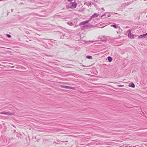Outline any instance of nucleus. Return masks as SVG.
Masks as SVG:
<instances>
[{
    "label": "nucleus",
    "mask_w": 147,
    "mask_h": 147,
    "mask_svg": "<svg viewBox=\"0 0 147 147\" xmlns=\"http://www.w3.org/2000/svg\"><path fill=\"white\" fill-rule=\"evenodd\" d=\"M90 22V21L89 20H87L86 21L83 22H81L79 24V26H81L82 25H83V26L81 27V28L82 29H85L86 28V26L85 25L87 24L88 23Z\"/></svg>",
    "instance_id": "nucleus-1"
},
{
    "label": "nucleus",
    "mask_w": 147,
    "mask_h": 147,
    "mask_svg": "<svg viewBox=\"0 0 147 147\" xmlns=\"http://www.w3.org/2000/svg\"><path fill=\"white\" fill-rule=\"evenodd\" d=\"M99 15L98 13H94V14L92 15L90 18L89 20L90 21L91 20H92V19H93L94 18L98 17L99 16Z\"/></svg>",
    "instance_id": "nucleus-2"
},
{
    "label": "nucleus",
    "mask_w": 147,
    "mask_h": 147,
    "mask_svg": "<svg viewBox=\"0 0 147 147\" xmlns=\"http://www.w3.org/2000/svg\"><path fill=\"white\" fill-rule=\"evenodd\" d=\"M129 33L128 34V36L130 38L133 39L134 38V35L131 34V30H128Z\"/></svg>",
    "instance_id": "nucleus-3"
},
{
    "label": "nucleus",
    "mask_w": 147,
    "mask_h": 147,
    "mask_svg": "<svg viewBox=\"0 0 147 147\" xmlns=\"http://www.w3.org/2000/svg\"><path fill=\"white\" fill-rule=\"evenodd\" d=\"M77 6L76 4L75 3H72L71 4V7L72 8H75Z\"/></svg>",
    "instance_id": "nucleus-4"
},
{
    "label": "nucleus",
    "mask_w": 147,
    "mask_h": 147,
    "mask_svg": "<svg viewBox=\"0 0 147 147\" xmlns=\"http://www.w3.org/2000/svg\"><path fill=\"white\" fill-rule=\"evenodd\" d=\"M61 87L63 88H66V89H69V88H71V87L70 86H63V85H61Z\"/></svg>",
    "instance_id": "nucleus-5"
},
{
    "label": "nucleus",
    "mask_w": 147,
    "mask_h": 147,
    "mask_svg": "<svg viewBox=\"0 0 147 147\" xmlns=\"http://www.w3.org/2000/svg\"><path fill=\"white\" fill-rule=\"evenodd\" d=\"M131 4V2L126 3L123 4V5H122V7L124 6V7H125V6L129 5Z\"/></svg>",
    "instance_id": "nucleus-6"
},
{
    "label": "nucleus",
    "mask_w": 147,
    "mask_h": 147,
    "mask_svg": "<svg viewBox=\"0 0 147 147\" xmlns=\"http://www.w3.org/2000/svg\"><path fill=\"white\" fill-rule=\"evenodd\" d=\"M111 26L113 27L114 28H119V26H118L117 25L115 24L114 25H111Z\"/></svg>",
    "instance_id": "nucleus-7"
},
{
    "label": "nucleus",
    "mask_w": 147,
    "mask_h": 147,
    "mask_svg": "<svg viewBox=\"0 0 147 147\" xmlns=\"http://www.w3.org/2000/svg\"><path fill=\"white\" fill-rule=\"evenodd\" d=\"M146 35H147V34H144L139 36L138 38H142L145 36Z\"/></svg>",
    "instance_id": "nucleus-8"
},
{
    "label": "nucleus",
    "mask_w": 147,
    "mask_h": 147,
    "mask_svg": "<svg viewBox=\"0 0 147 147\" xmlns=\"http://www.w3.org/2000/svg\"><path fill=\"white\" fill-rule=\"evenodd\" d=\"M129 86L132 88H134L135 87V85L132 82H131L130 83V84L129 85Z\"/></svg>",
    "instance_id": "nucleus-9"
},
{
    "label": "nucleus",
    "mask_w": 147,
    "mask_h": 147,
    "mask_svg": "<svg viewBox=\"0 0 147 147\" xmlns=\"http://www.w3.org/2000/svg\"><path fill=\"white\" fill-rule=\"evenodd\" d=\"M118 30L117 31V34H120L122 32V30L120 29L119 27V28H118Z\"/></svg>",
    "instance_id": "nucleus-10"
},
{
    "label": "nucleus",
    "mask_w": 147,
    "mask_h": 147,
    "mask_svg": "<svg viewBox=\"0 0 147 147\" xmlns=\"http://www.w3.org/2000/svg\"><path fill=\"white\" fill-rule=\"evenodd\" d=\"M0 113L2 114H4V115H10V114L9 112H2L1 113Z\"/></svg>",
    "instance_id": "nucleus-11"
},
{
    "label": "nucleus",
    "mask_w": 147,
    "mask_h": 147,
    "mask_svg": "<svg viewBox=\"0 0 147 147\" xmlns=\"http://www.w3.org/2000/svg\"><path fill=\"white\" fill-rule=\"evenodd\" d=\"M66 36L65 34H63L62 36L60 37V38L63 39L65 38H66Z\"/></svg>",
    "instance_id": "nucleus-12"
},
{
    "label": "nucleus",
    "mask_w": 147,
    "mask_h": 147,
    "mask_svg": "<svg viewBox=\"0 0 147 147\" xmlns=\"http://www.w3.org/2000/svg\"><path fill=\"white\" fill-rule=\"evenodd\" d=\"M107 59L109 62H111L112 61V59L111 57L109 56L107 57Z\"/></svg>",
    "instance_id": "nucleus-13"
},
{
    "label": "nucleus",
    "mask_w": 147,
    "mask_h": 147,
    "mask_svg": "<svg viewBox=\"0 0 147 147\" xmlns=\"http://www.w3.org/2000/svg\"><path fill=\"white\" fill-rule=\"evenodd\" d=\"M67 24L68 25L71 26H73L74 25V24H73V23L72 22H67Z\"/></svg>",
    "instance_id": "nucleus-14"
},
{
    "label": "nucleus",
    "mask_w": 147,
    "mask_h": 147,
    "mask_svg": "<svg viewBox=\"0 0 147 147\" xmlns=\"http://www.w3.org/2000/svg\"><path fill=\"white\" fill-rule=\"evenodd\" d=\"M86 58L87 59H91L92 58V57L91 56H89V55H88V56H86Z\"/></svg>",
    "instance_id": "nucleus-15"
},
{
    "label": "nucleus",
    "mask_w": 147,
    "mask_h": 147,
    "mask_svg": "<svg viewBox=\"0 0 147 147\" xmlns=\"http://www.w3.org/2000/svg\"><path fill=\"white\" fill-rule=\"evenodd\" d=\"M6 36L9 38H11V36L9 34H6Z\"/></svg>",
    "instance_id": "nucleus-16"
},
{
    "label": "nucleus",
    "mask_w": 147,
    "mask_h": 147,
    "mask_svg": "<svg viewBox=\"0 0 147 147\" xmlns=\"http://www.w3.org/2000/svg\"><path fill=\"white\" fill-rule=\"evenodd\" d=\"M118 86L119 87H123L124 86V85H118Z\"/></svg>",
    "instance_id": "nucleus-17"
},
{
    "label": "nucleus",
    "mask_w": 147,
    "mask_h": 147,
    "mask_svg": "<svg viewBox=\"0 0 147 147\" xmlns=\"http://www.w3.org/2000/svg\"><path fill=\"white\" fill-rule=\"evenodd\" d=\"M102 41L104 42H106L107 40H102Z\"/></svg>",
    "instance_id": "nucleus-18"
},
{
    "label": "nucleus",
    "mask_w": 147,
    "mask_h": 147,
    "mask_svg": "<svg viewBox=\"0 0 147 147\" xmlns=\"http://www.w3.org/2000/svg\"><path fill=\"white\" fill-rule=\"evenodd\" d=\"M106 15V14H104L102 16H101V17L103 16H105Z\"/></svg>",
    "instance_id": "nucleus-19"
},
{
    "label": "nucleus",
    "mask_w": 147,
    "mask_h": 147,
    "mask_svg": "<svg viewBox=\"0 0 147 147\" xmlns=\"http://www.w3.org/2000/svg\"><path fill=\"white\" fill-rule=\"evenodd\" d=\"M67 1L70 2H71L72 0H67Z\"/></svg>",
    "instance_id": "nucleus-20"
},
{
    "label": "nucleus",
    "mask_w": 147,
    "mask_h": 147,
    "mask_svg": "<svg viewBox=\"0 0 147 147\" xmlns=\"http://www.w3.org/2000/svg\"><path fill=\"white\" fill-rule=\"evenodd\" d=\"M111 16V15L110 14H109L108 16H107L108 17H110Z\"/></svg>",
    "instance_id": "nucleus-21"
},
{
    "label": "nucleus",
    "mask_w": 147,
    "mask_h": 147,
    "mask_svg": "<svg viewBox=\"0 0 147 147\" xmlns=\"http://www.w3.org/2000/svg\"><path fill=\"white\" fill-rule=\"evenodd\" d=\"M100 0H96V1L98 2Z\"/></svg>",
    "instance_id": "nucleus-22"
},
{
    "label": "nucleus",
    "mask_w": 147,
    "mask_h": 147,
    "mask_svg": "<svg viewBox=\"0 0 147 147\" xmlns=\"http://www.w3.org/2000/svg\"><path fill=\"white\" fill-rule=\"evenodd\" d=\"M11 67L12 68H13L14 67V66H11Z\"/></svg>",
    "instance_id": "nucleus-23"
},
{
    "label": "nucleus",
    "mask_w": 147,
    "mask_h": 147,
    "mask_svg": "<svg viewBox=\"0 0 147 147\" xmlns=\"http://www.w3.org/2000/svg\"><path fill=\"white\" fill-rule=\"evenodd\" d=\"M82 66H83V67H85V66H84V65H82Z\"/></svg>",
    "instance_id": "nucleus-24"
},
{
    "label": "nucleus",
    "mask_w": 147,
    "mask_h": 147,
    "mask_svg": "<svg viewBox=\"0 0 147 147\" xmlns=\"http://www.w3.org/2000/svg\"><path fill=\"white\" fill-rule=\"evenodd\" d=\"M102 10H104V8H102Z\"/></svg>",
    "instance_id": "nucleus-25"
},
{
    "label": "nucleus",
    "mask_w": 147,
    "mask_h": 147,
    "mask_svg": "<svg viewBox=\"0 0 147 147\" xmlns=\"http://www.w3.org/2000/svg\"><path fill=\"white\" fill-rule=\"evenodd\" d=\"M3 0H0V1H3Z\"/></svg>",
    "instance_id": "nucleus-26"
},
{
    "label": "nucleus",
    "mask_w": 147,
    "mask_h": 147,
    "mask_svg": "<svg viewBox=\"0 0 147 147\" xmlns=\"http://www.w3.org/2000/svg\"><path fill=\"white\" fill-rule=\"evenodd\" d=\"M11 10L12 12L13 11V10L12 9H11Z\"/></svg>",
    "instance_id": "nucleus-27"
},
{
    "label": "nucleus",
    "mask_w": 147,
    "mask_h": 147,
    "mask_svg": "<svg viewBox=\"0 0 147 147\" xmlns=\"http://www.w3.org/2000/svg\"><path fill=\"white\" fill-rule=\"evenodd\" d=\"M146 34H147V33Z\"/></svg>",
    "instance_id": "nucleus-28"
}]
</instances>
